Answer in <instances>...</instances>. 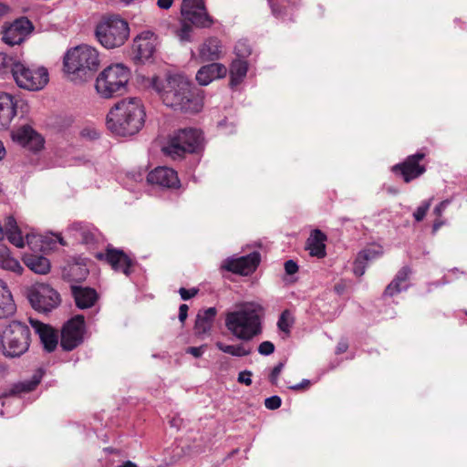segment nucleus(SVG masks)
<instances>
[{"label":"nucleus","instance_id":"1","mask_svg":"<svg viewBox=\"0 0 467 467\" xmlns=\"http://www.w3.org/2000/svg\"><path fill=\"white\" fill-rule=\"evenodd\" d=\"M152 87L162 102L175 110L196 113L203 107V97L201 92L182 74L171 75L165 81L154 78Z\"/></svg>","mask_w":467,"mask_h":467},{"label":"nucleus","instance_id":"2","mask_svg":"<svg viewBox=\"0 0 467 467\" xmlns=\"http://www.w3.org/2000/svg\"><path fill=\"white\" fill-rule=\"evenodd\" d=\"M145 109L138 98H126L117 102L107 115V127L118 136H132L144 125Z\"/></svg>","mask_w":467,"mask_h":467},{"label":"nucleus","instance_id":"3","mask_svg":"<svg viewBox=\"0 0 467 467\" xmlns=\"http://www.w3.org/2000/svg\"><path fill=\"white\" fill-rule=\"evenodd\" d=\"M264 307L255 302L236 304L225 314V327L237 338L251 340L262 332Z\"/></svg>","mask_w":467,"mask_h":467},{"label":"nucleus","instance_id":"4","mask_svg":"<svg viewBox=\"0 0 467 467\" xmlns=\"http://www.w3.org/2000/svg\"><path fill=\"white\" fill-rule=\"evenodd\" d=\"M100 64L99 51L88 45L69 49L64 58L65 70L82 80L90 78Z\"/></svg>","mask_w":467,"mask_h":467},{"label":"nucleus","instance_id":"5","mask_svg":"<svg viewBox=\"0 0 467 467\" xmlns=\"http://www.w3.org/2000/svg\"><path fill=\"white\" fill-rule=\"evenodd\" d=\"M129 36V24L119 15L103 16L95 28L96 39L107 49L123 46Z\"/></svg>","mask_w":467,"mask_h":467},{"label":"nucleus","instance_id":"6","mask_svg":"<svg viewBox=\"0 0 467 467\" xmlns=\"http://www.w3.org/2000/svg\"><path fill=\"white\" fill-rule=\"evenodd\" d=\"M130 78L129 67L121 63L111 64L97 77L95 88L103 99H110L124 93Z\"/></svg>","mask_w":467,"mask_h":467},{"label":"nucleus","instance_id":"7","mask_svg":"<svg viewBox=\"0 0 467 467\" xmlns=\"http://www.w3.org/2000/svg\"><path fill=\"white\" fill-rule=\"evenodd\" d=\"M30 330L26 325L12 321L0 334V350L5 357L16 358L29 348Z\"/></svg>","mask_w":467,"mask_h":467},{"label":"nucleus","instance_id":"8","mask_svg":"<svg viewBox=\"0 0 467 467\" xmlns=\"http://www.w3.org/2000/svg\"><path fill=\"white\" fill-rule=\"evenodd\" d=\"M202 134L194 128L181 129L170 139L164 152L172 159L181 158L187 152H195L202 147Z\"/></svg>","mask_w":467,"mask_h":467},{"label":"nucleus","instance_id":"9","mask_svg":"<svg viewBox=\"0 0 467 467\" xmlns=\"http://www.w3.org/2000/svg\"><path fill=\"white\" fill-rule=\"evenodd\" d=\"M182 16L183 23L178 32L182 40H189L192 24L198 27H209L213 25V18L207 14L203 0H183L182 4Z\"/></svg>","mask_w":467,"mask_h":467},{"label":"nucleus","instance_id":"10","mask_svg":"<svg viewBox=\"0 0 467 467\" xmlns=\"http://www.w3.org/2000/svg\"><path fill=\"white\" fill-rule=\"evenodd\" d=\"M11 72L18 87L28 90H40L48 82V72L43 67L27 66L16 61L11 64Z\"/></svg>","mask_w":467,"mask_h":467},{"label":"nucleus","instance_id":"11","mask_svg":"<svg viewBox=\"0 0 467 467\" xmlns=\"http://www.w3.org/2000/svg\"><path fill=\"white\" fill-rule=\"evenodd\" d=\"M28 299L32 306L40 312H49L60 302L58 293L45 284L34 285L29 291Z\"/></svg>","mask_w":467,"mask_h":467},{"label":"nucleus","instance_id":"12","mask_svg":"<svg viewBox=\"0 0 467 467\" xmlns=\"http://www.w3.org/2000/svg\"><path fill=\"white\" fill-rule=\"evenodd\" d=\"M424 157V152L410 155L403 162L394 165L391 171L396 175H400L403 181L408 183L426 171L425 165L420 163Z\"/></svg>","mask_w":467,"mask_h":467},{"label":"nucleus","instance_id":"13","mask_svg":"<svg viewBox=\"0 0 467 467\" xmlns=\"http://www.w3.org/2000/svg\"><path fill=\"white\" fill-rule=\"evenodd\" d=\"M84 332V317L78 315L63 327L61 346L66 350H72L81 343Z\"/></svg>","mask_w":467,"mask_h":467},{"label":"nucleus","instance_id":"14","mask_svg":"<svg viewBox=\"0 0 467 467\" xmlns=\"http://www.w3.org/2000/svg\"><path fill=\"white\" fill-rule=\"evenodd\" d=\"M157 47V36L151 31L140 33L133 40L132 49L140 60H147L152 57Z\"/></svg>","mask_w":467,"mask_h":467},{"label":"nucleus","instance_id":"15","mask_svg":"<svg viewBox=\"0 0 467 467\" xmlns=\"http://www.w3.org/2000/svg\"><path fill=\"white\" fill-rule=\"evenodd\" d=\"M32 29L31 23L26 18L16 19L3 32V41L9 46L21 44Z\"/></svg>","mask_w":467,"mask_h":467},{"label":"nucleus","instance_id":"16","mask_svg":"<svg viewBox=\"0 0 467 467\" xmlns=\"http://www.w3.org/2000/svg\"><path fill=\"white\" fill-rule=\"evenodd\" d=\"M97 257L100 260L105 258L116 272H121L126 275L131 273L132 260L121 250L108 247L104 254H99Z\"/></svg>","mask_w":467,"mask_h":467},{"label":"nucleus","instance_id":"17","mask_svg":"<svg viewBox=\"0 0 467 467\" xmlns=\"http://www.w3.org/2000/svg\"><path fill=\"white\" fill-rule=\"evenodd\" d=\"M13 140L30 150H39L44 145L42 136L30 126H22L12 131Z\"/></svg>","mask_w":467,"mask_h":467},{"label":"nucleus","instance_id":"18","mask_svg":"<svg viewBox=\"0 0 467 467\" xmlns=\"http://www.w3.org/2000/svg\"><path fill=\"white\" fill-rule=\"evenodd\" d=\"M147 181L150 184L163 188H178L180 186L177 172L168 167H157L148 174Z\"/></svg>","mask_w":467,"mask_h":467},{"label":"nucleus","instance_id":"19","mask_svg":"<svg viewBox=\"0 0 467 467\" xmlns=\"http://www.w3.org/2000/svg\"><path fill=\"white\" fill-rule=\"evenodd\" d=\"M24 105L22 100L12 95L0 92V129L8 127L16 114V109Z\"/></svg>","mask_w":467,"mask_h":467},{"label":"nucleus","instance_id":"20","mask_svg":"<svg viewBox=\"0 0 467 467\" xmlns=\"http://www.w3.org/2000/svg\"><path fill=\"white\" fill-rule=\"evenodd\" d=\"M260 262V254L252 253L237 259L227 260L225 268L233 273L247 275L253 273Z\"/></svg>","mask_w":467,"mask_h":467},{"label":"nucleus","instance_id":"21","mask_svg":"<svg viewBox=\"0 0 467 467\" xmlns=\"http://www.w3.org/2000/svg\"><path fill=\"white\" fill-rule=\"evenodd\" d=\"M226 74L227 68L224 65L220 63H212L202 67L198 70L196 74V80L200 85L206 86L216 78L225 77Z\"/></svg>","mask_w":467,"mask_h":467},{"label":"nucleus","instance_id":"22","mask_svg":"<svg viewBox=\"0 0 467 467\" xmlns=\"http://www.w3.org/2000/svg\"><path fill=\"white\" fill-rule=\"evenodd\" d=\"M30 323L36 332L39 335L45 348L49 352L53 351L57 345V332L51 327L40 321L31 319Z\"/></svg>","mask_w":467,"mask_h":467},{"label":"nucleus","instance_id":"23","mask_svg":"<svg viewBox=\"0 0 467 467\" xmlns=\"http://www.w3.org/2000/svg\"><path fill=\"white\" fill-rule=\"evenodd\" d=\"M72 295L78 308L85 309L94 306L98 299L95 289L82 286H72Z\"/></svg>","mask_w":467,"mask_h":467},{"label":"nucleus","instance_id":"24","mask_svg":"<svg viewBox=\"0 0 467 467\" xmlns=\"http://www.w3.org/2000/svg\"><path fill=\"white\" fill-rule=\"evenodd\" d=\"M327 236L320 230H314L306 241V249L311 256L323 258L326 256Z\"/></svg>","mask_w":467,"mask_h":467},{"label":"nucleus","instance_id":"25","mask_svg":"<svg viewBox=\"0 0 467 467\" xmlns=\"http://www.w3.org/2000/svg\"><path fill=\"white\" fill-rule=\"evenodd\" d=\"M216 315L217 310L215 307H209L199 312L194 326L195 334L200 337L208 333L213 327Z\"/></svg>","mask_w":467,"mask_h":467},{"label":"nucleus","instance_id":"26","mask_svg":"<svg viewBox=\"0 0 467 467\" xmlns=\"http://www.w3.org/2000/svg\"><path fill=\"white\" fill-rule=\"evenodd\" d=\"M221 52V42L215 37L208 38L199 48V56L203 61H214L219 59Z\"/></svg>","mask_w":467,"mask_h":467},{"label":"nucleus","instance_id":"27","mask_svg":"<svg viewBox=\"0 0 467 467\" xmlns=\"http://www.w3.org/2000/svg\"><path fill=\"white\" fill-rule=\"evenodd\" d=\"M410 274L409 267H402L396 275L392 282L386 287L385 295L392 296L408 287V279Z\"/></svg>","mask_w":467,"mask_h":467},{"label":"nucleus","instance_id":"28","mask_svg":"<svg viewBox=\"0 0 467 467\" xmlns=\"http://www.w3.org/2000/svg\"><path fill=\"white\" fill-rule=\"evenodd\" d=\"M69 232L76 240L87 244L93 243L96 238L94 229L82 223H74L70 226Z\"/></svg>","mask_w":467,"mask_h":467},{"label":"nucleus","instance_id":"29","mask_svg":"<svg viewBox=\"0 0 467 467\" xmlns=\"http://www.w3.org/2000/svg\"><path fill=\"white\" fill-rule=\"evenodd\" d=\"M0 267L17 275H20L23 271V266L20 263L11 256L8 247L2 244H0Z\"/></svg>","mask_w":467,"mask_h":467},{"label":"nucleus","instance_id":"30","mask_svg":"<svg viewBox=\"0 0 467 467\" xmlns=\"http://www.w3.org/2000/svg\"><path fill=\"white\" fill-rule=\"evenodd\" d=\"M16 310V306L7 286L0 281V318L7 317Z\"/></svg>","mask_w":467,"mask_h":467},{"label":"nucleus","instance_id":"31","mask_svg":"<svg viewBox=\"0 0 467 467\" xmlns=\"http://www.w3.org/2000/svg\"><path fill=\"white\" fill-rule=\"evenodd\" d=\"M248 70V64L245 60L235 59L230 67V84L232 87L238 86L245 78Z\"/></svg>","mask_w":467,"mask_h":467},{"label":"nucleus","instance_id":"32","mask_svg":"<svg viewBox=\"0 0 467 467\" xmlns=\"http://www.w3.org/2000/svg\"><path fill=\"white\" fill-rule=\"evenodd\" d=\"M24 262L29 269L40 275L47 274L50 268L49 261L46 257L37 254H26Z\"/></svg>","mask_w":467,"mask_h":467},{"label":"nucleus","instance_id":"33","mask_svg":"<svg viewBox=\"0 0 467 467\" xmlns=\"http://www.w3.org/2000/svg\"><path fill=\"white\" fill-rule=\"evenodd\" d=\"M215 346L221 351L232 355L234 357H244L251 353V348L244 344L226 345L221 341H217Z\"/></svg>","mask_w":467,"mask_h":467},{"label":"nucleus","instance_id":"34","mask_svg":"<svg viewBox=\"0 0 467 467\" xmlns=\"http://www.w3.org/2000/svg\"><path fill=\"white\" fill-rule=\"evenodd\" d=\"M293 324L294 317L292 313L289 310L283 311L277 322L278 328L286 335H289Z\"/></svg>","mask_w":467,"mask_h":467},{"label":"nucleus","instance_id":"35","mask_svg":"<svg viewBox=\"0 0 467 467\" xmlns=\"http://www.w3.org/2000/svg\"><path fill=\"white\" fill-rule=\"evenodd\" d=\"M383 254V249L380 245L371 244L358 253L360 258L366 262H369L379 257Z\"/></svg>","mask_w":467,"mask_h":467},{"label":"nucleus","instance_id":"36","mask_svg":"<svg viewBox=\"0 0 467 467\" xmlns=\"http://www.w3.org/2000/svg\"><path fill=\"white\" fill-rule=\"evenodd\" d=\"M431 201L432 200L430 199L422 202L421 204L416 209V211L413 213V217L417 222H420L424 219L431 205Z\"/></svg>","mask_w":467,"mask_h":467},{"label":"nucleus","instance_id":"37","mask_svg":"<svg viewBox=\"0 0 467 467\" xmlns=\"http://www.w3.org/2000/svg\"><path fill=\"white\" fill-rule=\"evenodd\" d=\"M367 263L368 262L360 258V256L358 254L353 266L354 274L357 276H361L362 275H364Z\"/></svg>","mask_w":467,"mask_h":467},{"label":"nucleus","instance_id":"38","mask_svg":"<svg viewBox=\"0 0 467 467\" xmlns=\"http://www.w3.org/2000/svg\"><path fill=\"white\" fill-rule=\"evenodd\" d=\"M235 53L238 57H246L251 53V48L245 42L240 41L234 47Z\"/></svg>","mask_w":467,"mask_h":467},{"label":"nucleus","instance_id":"39","mask_svg":"<svg viewBox=\"0 0 467 467\" xmlns=\"http://www.w3.org/2000/svg\"><path fill=\"white\" fill-rule=\"evenodd\" d=\"M281 399L278 396H273L270 398H267L265 400V405L269 410H276L281 406Z\"/></svg>","mask_w":467,"mask_h":467},{"label":"nucleus","instance_id":"40","mask_svg":"<svg viewBox=\"0 0 467 467\" xmlns=\"http://www.w3.org/2000/svg\"><path fill=\"white\" fill-rule=\"evenodd\" d=\"M275 346L270 341H264L258 347V351L262 355H270L274 352Z\"/></svg>","mask_w":467,"mask_h":467},{"label":"nucleus","instance_id":"41","mask_svg":"<svg viewBox=\"0 0 467 467\" xmlns=\"http://www.w3.org/2000/svg\"><path fill=\"white\" fill-rule=\"evenodd\" d=\"M206 345H202L200 347H189L186 349V353L192 355L195 358H200L205 351Z\"/></svg>","mask_w":467,"mask_h":467},{"label":"nucleus","instance_id":"42","mask_svg":"<svg viewBox=\"0 0 467 467\" xmlns=\"http://www.w3.org/2000/svg\"><path fill=\"white\" fill-rule=\"evenodd\" d=\"M252 373L248 370H244L239 373L238 375V382L242 384H245L246 386H250L252 384Z\"/></svg>","mask_w":467,"mask_h":467},{"label":"nucleus","instance_id":"43","mask_svg":"<svg viewBox=\"0 0 467 467\" xmlns=\"http://www.w3.org/2000/svg\"><path fill=\"white\" fill-rule=\"evenodd\" d=\"M451 202V200L447 199V200H444L442 202H441L433 210V213L441 218V215H442V213L445 211V209L448 207V205L450 204Z\"/></svg>","mask_w":467,"mask_h":467},{"label":"nucleus","instance_id":"44","mask_svg":"<svg viewBox=\"0 0 467 467\" xmlns=\"http://www.w3.org/2000/svg\"><path fill=\"white\" fill-rule=\"evenodd\" d=\"M282 368H283L282 363H279L273 368V370L270 374V377H269L271 383L276 384L277 379L282 371Z\"/></svg>","mask_w":467,"mask_h":467},{"label":"nucleus","instance_id":"45","mask_svg":"<svg viewBox=\"0 0 467 467\" xmlns=\"http://www.w3.org/2000/svg\"><path fill=\"white\" fill-rule=\"evenodd\" d=\"M197 292L198 290L195 288L186 289L182 287L180 289V295L183 300H188L193 297L197 294Z\"/></svg>","mask_w":467,"mask_h":467},{"label":"nucleus","instance_id":"46","mask_svg":"<svg viewBox=\"0 0 467 467\" xmlns=\"http://www.w3.org/2000/svg\"><path fill=\"white\" fill-rule=\"evenodd\" d=\"M285 270L287 275H294L297 272L298 266L294 261L288 260L285 263Z\"/></svg>","mask_w":467,"mask_h":467},{"label":"nucleus","instance_id":"47","mask_svg":"<svg viewBox=\"0 0 467 467\" xmlns=\"http://www.w3.org/2000/svg\"><path fill=\"white\" fill-rule=\"evenodd\" d=\"M81 135L83 137H88L91 140H94V139L98 138L99 132L95 129H84L81 131Z\"/></svg>","mask_w":467,"mask_h":467},{"label":"nucleus","instance_id":"48","mask_svg":"<svg viewBox=\"0 0 467 467\" xmlns=\"http://www.w3.org/2000/svg\"><path fill=\"white\" fill-rule=\"evenodd\" d=\"M188 306L183 304V305H181L180 306V309H179V319L182 323H183L185 321V319L187 318V315H188Z\"/></svg>","mask_w":467,"mask_h":467},{"label":"nucleus","instance_id":"49","mask_svg":"<svg viewBox=\"0 0 467 467\" xmlns=\"http://www.w3.org/2000/svg\"><path fill=\"white\" fill-rule=\"evenodd\" d=\"M173 0H158L157 5L161 9H168L171 6Z\"/></svg>","mask_w":467,"mask_h":467},{"label":"nucleus","instance_id":"50","mask_svg":"<svg viewBox=\"0 0 467 467\" xmlns=\"http://www.w3.org/2000/svg\"><path fill=\"white\" fill-rule=\"evenodd\" d=\"M309 385H310V381L307 379H304L302 381V383L293 386V387H291V389H295V390L305 389L308 388Z\"/></svg>","mask_w":467,"mask_h":467},{"label":"nucleus","instance_id":"51","mask_svg":"<svg viewBox=\"0 0 467 467\" xmlns=\"http://www.w3.org/2000/svg\"><path fill=\"white\" fill-rule=\"evenodd\" d=\"M348 349V345L345 342L338 343L337 347V353H344Z\"/></svg>","mask_w":467,"mask_h":467},{"label":"nucleus","instance_id":"52","mask_svg":"<svg viewBox=\"0 0 467 467\" xmlns=\"http://www.w3.org/2000/svg\"><path fill=\"white\" fill-rule=\"evenodd\" d=\"M38 380L33 381L28 383L25 388H23L24 391H30L36 388V386L38 384Z\"/></svg>","mask_w":467,"mask_h":467},{"label":"nucleus","instance_id":"53","mask_svg":"<svg viewBox=\"0 0 467 467\" xmlns=\"http://www.w3.org/2000/svg\"><path fill=\"white\" fill-rule=\"evenodd\" d=\"M442 224L443 222L438 217L433 223V232H436Z\"/></svg>","mask_w":467,"mask_h":467},{"label":"nucleus","instance_id":"54","mask_svg":"<svg viewBox=\"0 0 467 467\" xmlns=\"http://www.w3.org/2000/svg\"><path fill=\"white\" fill-rule=\"evenodd\" d=\"M5 154V147H4L3 143L0 141V160H2L4 158Z\"/></svg>","mask_w":467,"mask_h":467},{"label":"nucleus","instance_id":"55","mask_svg":"<svg viewBox=\"0 0 467 467\" xmlns=\"http://www.w3.org/2000/svg\"><path fill=\"white\" fill-rule=\"evenodd\" d=\"M7 11L6 5L0 4V17Z\"/></svg>","mask_w":467,"mask_h":467},{"label":"nucleus","instance_id":"56","mask_svg":"<svg viewBox=\"0 0 467 467\" xmlns=\"http://www.w3.org/2000/svg\"><path fill=\"white\" fill-rule=\"evenodd\" d=\"M0 58H2V59H3V63H4L5 65H7V63L5 62V60H6V58H7L5 55H4V54H0Z\"/></svg>","mask_w":467,"mask_h":467},{"label":"nucleus","instance_id":"57","mask_svg":"<svg viewBox=\"0 0 467 467\" xmlns=\"http://www.w3.org/2000/svg\"><path fill=\"white\" fill-rule=\"evenodd\" d=\"M56 238L57 239L60 244L65 245V243L63 242V239L60 236L56 235Z\"/></svg>","mask_w":467,"mask_h":467}]
</instances>
